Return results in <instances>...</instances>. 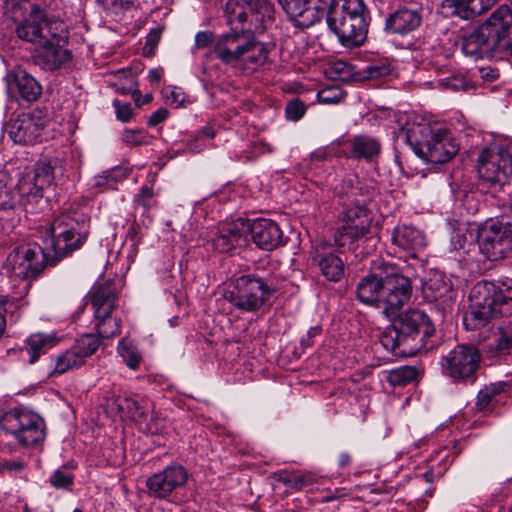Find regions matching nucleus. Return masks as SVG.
I'll list each match as a JSON object with an SVG mask.
<instances>
[{
    "label": "nucleus",
    "mask_w": 512,
    "mask_h": 512,
    "mask_svg": "<svg viewBox=\"0 0 512 512\" xmlns=\"http://www.w3.org/2000/svg\"><path fill=\"white\" fill-rule=\"evenodd\" d=\"M49 246L42 248L36 243H25L13 248L8 256L13 275L21 280L35 279L50 265L79 249L89 235V217L77 211L62 213L48 229Z\"/></svg>",
    "instance_id": "f257e3e1"
},
{
    "label": "nucleus",
    "mask_w": 512,
    "mask_h": 512,
    "mask_svg": "<svg viewBox=\"0 0 512 512\" xmlns=\"http://www.w3.org/2000/svg\"><path fill=\"white\" fill-rule=\"evenodd\" d=\"M214 43L213 53L223 64L245 72H255L268 60L269 50L249 30L231 29L217 38L211 31L195 35V47L204 49Z\"/></svg>",
    "instance_id": "f03ea898"
},
{
    "label": "nucleus",
    "mask_w": 512,
    "mask_h": 512,
    "mask_svg": "<svg viewBox=\"0 0 512 512\" xmlns=\"http://www.w3.org/2000/svg\"><path fill=\"white\" fill-rule=\"evenodd\" d=\"M11 13L17 37L33 45L47 43L64 32L63 0H14Z\"/></svg>",
    "instance_id": "7ed1b4c3"
},
{
    "label": "nucleus",
    "mask_w": 512,
    "mask_h": 512,
    "mask_svg": "<svg viewBox=\"0 0 512 512\" xmlns=\"http://www.w3.org/2000/svg\"><path fill=\"white\" fill-rule=\"evenodd\" d=\"M470 310L463 317L467 330H478L491 320L512 315V279L477 282L469 294Z\"/></svg>",
    "instance_id": "20e7f679"
},
{
    "label": "nucleus",
    "mask_w": 512,
    "mask_h": 512,
    "mask_svg": "<svg viewBox=\"0 0 512 512\" xmlns=\"http://www.w3.org/2000/svg\"><path fill=\"white\" fill-rule=\"evenodd\" d=\"M435 327L428 315L419 309H410L400 315L392 329L380 336L382 346L396 356H415L421 351H429V339L434 335Z\"/></svg>",
    "instance_id": "39448f33"
},
{
    "label": "nucleus",
    "mask_w": 512,
    "mask_h": 512,
    "mask_svg": "<svg viewBox=\"0 0 512 512\" xmlns=\"http://www.w3.org/2000/svg\"><path fill=\"white\" fill-rule=\"evenodd\" d=\"M340 191L349 203L339 218L340 224L335 232V243L339 247H345L363 238L370 231L373 217L366 204L370 201L372 192L360 185L354 175L344 179Z\"/></svg>",
    "instance_id": "423d86ee"
},
{
    "label": "nucleus",
    "mask_w": 512,
    "mask_h": 512,
    "mask_svg": "<svg viewBox=\"0 0 512 512\" xmlns=\"http://www.w3.org/2000/svg\"><path fill=\"white\" fill-rule=\"evenodd\" d=\"M56 160L47 157L39 159L33 167L26 168L20 175L15 192L7 186L8 174L0 169V212L37 203L43 196V189L50 186L55 177Z\"/></svg>",
    "instance_id": "0eeeda50"
},
{
    "label": "nucleus",
    "mask_w": 512,
    "mask_h": 512,
    "mask_svg": "<svg viewBox=\"0 0 512 512\" xmlns=\"http://www.w3.org/2000/svg\"><path fill=\"white\" fill-rule=\"evenodd\" d=\"M326 21L344 47H358L366 40L369 13L363 0H335Z\"/></svg>",
    "instance_id": "6e6552de"
},
{
    "label": "nucleus",
    "mask_w": 512,
    "mask_h": 512,
    "mask_svg": "<svg viewBox=\"0 0 512 512\" xmlns=\"http://www.w3.org/2000/svg\"><path fill=\"white\" fill-rule=\"evenodd\" d=\"M406 141L413 152L426 163L448 162L459 150L452 134L438 125L413 126L406 133Z\"/></svg>",
    "instance_id": "1a4fd4ad"
},
{
    "label": "nucleus",
    "mask_w": 512,
    "mask_h": 512,
    "mask_svg": "<svg viewBox=\"0 0 512 512\" xmlns=\"http://www.w3.org/2000/svg\"><path fill=\"white\" fill-rule=\"evenodd\" d=\"M276 291V286L265 279L246 274L231 281L225 299L241 312L254 313L262 309Z\"/></svg>",
    "instance_id": "9d476101"
},
{
    "label": "nucleus",
    "mask_w": 512,
    "mask_h": 512,
    "mask_svg": "<svg viewBox=\"0 0 512 512\" xmlns=\"http://www.w3.org/2000/svg\"><path fill=\"white\" fill-rule=\"evenodd\" d=\"M0 426L23 447H36L46 438L43 418L26 408H13L5 412L0 418Z\"/></svg>",
    "instance_id": "9b49d317"
},
{
    "label": "nucleus",
    "mask_w": 512,
    "mask_h": 512,
    "mask_svg": "<svg viewBox=\"0 0 512 512\" xmlns=\"http://www.w3.org/2000/svg\"><path fill=\"white\" fill-rule=\"evenodd\" d=\"M382 279L381 309L388 319L395 318L402 306L410 299L412 286L408 277L394 263L380 261Z\"/></svg>",
    "instance_id": "f8f14e48"
},
{
    "label": "nucleus",
    "mask_w": 512,
    "mask_h": 512,
    "mask_svg": "<svg viewBox=\"0 0 512 512\" xmlns=\"http://www.w3.org/2000/svg\"><path fill=\"white\" fill-rule=\"evenodd\" d=\"M480 362L481 354L476 346L458 344L441 356V373L453 383H472L477 379Z\"/></svg>",
    "instance_id": "ddd939ff"
},
{
    "label": "nucleus",
    "mask_w": 512,
    "mask_h": 512,
    "mask_svg": "<svg viewBox=\"0 0 512 512\" xmlns=\"http://www.w3.org/2000/svg\"><path fill=\"white\" fill-rule=\"evenodd\" d=\"M118 294L113 283L106 282L97 286L90 295L94 310V325L97 336L112 338L120 333V321L112 316Z\"/></svg>",
    "instance_id": "4468645a"
},
{
    "label": "nucleus",
    "mask_w": 512,
    "mask_h": 512,
    "mask_svg": "<svg viewBox=\"0 0 512 512\" xmlns=\"http://www.w3.org/2000/svg\"><path fill=\"white\" fill-rule=\"evenodd\" d=\"M480 252L490 261L506 257L512 251V224L498 220L486 221L477 232Z\"/></svg>",
    "instance_id": "2eb2a0df"
},
{
    "label": "nucleus",
    "mask_w": 512,
    "mask_h": 512,
    "mask_svg": "<svg viewBox=\"0 0 512 512\" xmlns=\"http://www.w3.org/2000/svg\"><path fill=\"white\" fill-rule=\"evenodd\" d=\"M477 171L486 183L503 187L512 176V155L505 148L484 149L478 158Z\"/></svg>",
    "instance_id": "dca6fc26"
},
{
    "label": "nucleus",
    "mask_w": 512,
    "mask_h": 512,
    "mask_svg": "<svg viewBox=\"0 0 512 512\" xmlns=\"http://www.w3.org/2000/svg\"><path fill=\"white\" fill-rule=\"evenodd\" d=\"M187 481L188 472L186 468L173 463L150 475L146 480V488L149 496L159 500L171 501L177 491L186 486Z\"/></svg>",
    "instance_id": "f3484780"
},
{
    "label": "nucleus",
    "mask_w": 512,
    "mask_h": 512,
    "mask_svg": "<svg viewBox=\"0 0 512 512\" xmlns=\"http://www.w3.org/2000/svg\"><path fill=\"white\" fill-rule=\"evenodd\" d=\"M480 27L495 42L498 52H512V10L508 6H500Z\"/></svg>",
    "instance_id": "a211bd4d"
},
{
    "label": "nucleus",
    "mask_w": 512,
    "mask_h": 512,
    "mask_svg": "<svg viewBox=\"0 0 512 512\" xmlns=\"http://www.w3.org/2000/svg\"><path fill=\"white\" fill-rule=\"evenodd\" d=\"M290 1L281 4L290 21L298 28H309L320 21L326 14L323 0H292L295 7L289 8Z\"/></svg>",
    "instance_id": "6ab92c4d"
},
{
    "label": "nucleus",
    "mask_w": 512,
    "mask_h": 512,
    "mask_svg": "<svg viewBox=\"0 0 512 512\" xmlns=\"http://www.w3.org/2000/svg\"><path fill=\"white\" fill-rule=\"evenodd\" d=\"M62 38V33H60L59 37H51L47 39V43L38 45L39 50L34 55V62L37 66L45 71H56L71 61V52L60 45Z\"/></svg>",
    "instance_id": "aec40b11"
},
{
    "label": "nucleus",
    "mask_w": 512,
    "mask_h": 512,
    "mask_svg": "<svg viewBox=\"0 0 512 512\" xmlns=\"http://www.w3.org/2000/svg\"><path fill=\"white\" fill-rule=\"evenodd\" d=\"M422 21V14L418 9L402 7L388 15L384 29L394 35L406 36L418 30Z\"/></svg>",
    "instance_id": "412c9836"
},
{
    "label": "nucleus",
    "mask_w": 512,
    "mask_h": 512,
    "mask_svg": "<svg viewBox=\"0 0 512 512\" xmlns=\"http://www.w3.org/2000/svg\"><path fill=\"white\" fill-rule=\"evenodd\" d=\"M248 231V221L238 219L224 223L220 226L217 236L212 240L213 246L221 253H228L246 241Z\"/></svg>",
    "instance_id": "4be33fe9"
},
{
    "label": "nucleus",
    "mask_w": 512,
    "mask_h": 512,
    "mask_svg": "<svg viewBox=\"0 0 512 512\" xmlns=\"http://www.w3.org/2000/svg\"><path fill=\"white\" fill-rule=\"evenodd\" d=\"M488 35L480 26L464 34L461 39L462 52L473 61L492 57L498 49Z\"/></svg>",
    "instance_id": "5701e85b"
},
{
    "label": "nucleus",
    "mask_w": 512,
    "mask_h": 512,
    "mask_svg": "<svg viewBox=\"0 0 512 512\" xmlns=\"http://www.w3.org/2000/svg\"><path fill=\"white\" fill-rule=\"evenodd\" d=\"M253 242L262 250L272 251L284 243L283 232L270 219H257L249 224Z\"/></svg>",
    "instance_id": "b1692460"
},
{
    "label": "nucleus",
    "mask_w": 512,
    "mask_h": 512,
    "mask_svg": "<svg viewBox=\"0 0 512 512\" xmlns=\"http://www.w3.org/2000/svg\"><path fill=\"white\" fill-rule=\"evenodd\" d=\"M44 125L40 117L22 114L12 119L9 126L10 138L18 144H32L40 137Z\"/></svg>",
    "instance_id": "393cba45"
},
{
    "label": "nucleus",
    "mask_w": 512,
    "mask_h": 512,
    "mask_svg": "<svg viewBox=\"0 0 512 512\" xmlns=\"http://www.w3.org/2000/svg\"><path fill=\"white\" fill-rule=\"evenodd\" d=\"M392 243L407 253L410 258H416L417 252L426 246L424 233L412 225L402 224L394 228Z\"/></svg>",
    "instance_id": "a878e982"
},
{
    "label": "nucleus",
    "mask_w": 512,
    "mask_h": 512,
    "mask_svg": "<svg viewBox=\"0 0 512 512\" xmlns=\"http://www.w3.org/2000/svg\"><path fill=\"white\" fill-rule=\"evenodd\" d=\"M380 261L377 259L373 263V272L363 277L357 285L356 293L360 302L375 306L381 309L380 294L382 291V279L380 275Z\"/></svg>",
    "instance_id": "bb28decb"
},
{
    "label": "nucleus",
    "mask_w": 512,
    "mask_h": 512,
    "mask_svg": "<svg viewBox=\"0 0 512 512\" xmlns=\"http://www.w3.org/2000/svg\"><path fill=\"white\" fill-rule=\"evenodd\" d=\"M498 0H444L442 8L448 15L469 20L484 13Z\"/></svg>",
    "instance_id": "cd10ccee"
},
{
    "label": "nucleus",
    "mask_w": 512,
    "mask_h": 512,
    "mask_svg": "<svg viewBox=\"0 0 512 512\" xmlns=\"http://www.w3.org/2000/svg\"><path fill=\"white\" fill-rule=\"evenodd\" d=\"M348 157L355 160L364 159L369 162L381 152V143L376 137L360 134L348 141Z\"/></svg>",
    "instance_id": "c85d7f7f"
},
{
    "label": "nucleus",
    "mask_w": 512,
    "mask_h": 512,
    "mask_svg": "<svg viewBox=\"0 0 512 512\" xmlns=\"http://www.w3.org/2000/svg\"><path fill=\"white\" fill-rule=\"evenodd\" d=\"M512 350V322L501 325L494 332L492 338L484 345V352L488 357L507 355Z\"/></svg>",
    "instance_id": "c756f323"
},
{
    "label": "nucleus",
    "mask_w": 512,
    "mask_h": 512,
    "mask_svg": "<svg viewBox=\"0 0 512 512\" xmlns=\"http://www.w3.org/2000/svg\"><path fill=\"white\" fill-rule=\"evenodd\" d=\"M57 344V338L53 333H34L25 340L23 352L28 355V362L34 364L41 355Z\"/></svg>",
    "instance_id": "7c9ffc66"
},
{
    "label": "nucleus",
    "mask_w": 512,
    "mask_h": 512,
    "mask_svg": "<svg viewBox=\"0 0 512 512\" xmlns=\"http://www.w3.org/2000/svg\"><path fill=\"white\" fill-rule=\"evenodd\" d=\"M313 262L317 264L323 277L331 282H338L344 276V262L337 255L317 254L313 257Z\"/></svg>",
    "instance_id": "2f4dec72"
},
{
    "label": "nucleus",
    "mask_w": 512,
    "mask_h": 512,
    "mask_svg": "<svg viewBox=\"0 0 512 512\" xmlns=\"http://www.w3.org/2000/svg\"><path fill=\"white\" fill-rule=\"evenodd\" d=\"M14 82L20 98L26 102L36 101L42 94V86L25 71L16 73Z\"/></svg>",
    "instance_id": "473e14b6"
},
{
    "label": "nucleus",
    "mask_w": 512,
    "mask_h": 512,
    "mask_svg": "<svg viewBox=\"0 0 512 512\" xmlns=\"http://www.w3.org/2000/svg\"><path fill=\"white\" fill-rule=\"evenodd\" d=\"M55 365L54 368L49 373V376H58L62 375L69 370L76 369L81 367L85 361L78 354L76 349L71 346L69 349L65 350L62 353H59L55 357Z\"/></svg>",
    "instance_id": "72a5a7b5"
},
{
    "label": "nucleus",
    "mask_w": 512,
    "mask_h": 512,
    "mask_svg": "<svg viewBox=\"0 0 512 512\" xmlns=\"http://www.w3.org/2000/svg\"><path fill=\"white\" fill-rule=\"evenodd\" d=\"M418 377V370L413 366H400L387 373L386 381L391 386H406Z\"/></svg>",
    "instance_id": "f704fd0d"
},
{
    "label": "nucleus",
    "mask_w": 512,
    "mask_h": 512,
    "mask_svg": "<svg viewBox=\"0 0 512 512\" xmlns=\"http://www.w3.org/2000/svg\"><path fill=\"white\" fill-rule=\"evenodd\" d=\"M508 387V384L506 382H497V383H491L487 386H485L483 389H481L478 392L477 398H476V408L478 411H483L487 409L494 397L499 395L501 392H504L506 388Z\"/></svg>",
    "instance_id": "c9c22d12"
},
{
    "label": "nucleus",
    "mask_w": 512,
    "mask_h": 512,
    "mask_svg": "<svg viewBox=\"0 0 512 512\" xmlns=\"http://www.w3.org/2000/svg\"><path fill=\"white\" fill-rule=\"evenodd\" d=\"M113 404L117 410L124 416L131 419H142L145 417V412L141 408L138 401L129 396H118L114 399Z\"/></svg>",
    "instance_id": "e433bc0d"
},
{
    "label": "nucleus",
    "mask_w": 512,
    "mask_h": 512,
    "mask_svg": "<svg viewBox=\"0 0 512 512\" xmlns=\"http://www.w3.org/2000/svg\"><path fill=\"white\" fill-rule=\"evenodd\" d=\"M117 351L130 369L136 370L139 367L142 358L137 347L130 340L123 338L117 346Z\"/></svg>",
    "instance_id": "4c0bfd02"
},
{
    "label": "nucleus",
    "mask_w": 512,
    "mask_h": 512,
    "mask_svg": "<svg viewBox=\"0 0 512 512\" xmlns=\"http://www.w3.org/2000/svg\"><path fill=\"white\" fill-rule=\"evenodd\" d=\"M81 358L85 361L86 358L92 356L100 346L99 337L94 334H84L72 345Z\"/></svg>",
    "instance_id": "58836bf2"
},
{
    "label": "nucleus",
    "mask_w": 512,
    "mask_h": 512,
    "mask_svg": "<svg viewBox=\"0 0 512 512\" xmlns=\"http://www.w3.org/2000/svg\"><path fill=\"white\" fill-rule=\"evenodd\" d=\"M438 86L445 90H450L453 92L458 91H467L470 88H473V85L470 81L460 73H453L450 76L440 78L437 81Z\"/></svg>",
    "instance_id": "ea45409f"
},
{
    "label": "nucleus",
    "mask_w": 512,
    "mask_h": 512,
    "mask_svg": "<svg viewBox=\"0 0 512 512\" xmlns=\"http://www.w3.org/2000/svg\"><path fill=\"white\" fill-rule=\"evenodd\" d=\"M121 139L128 146H148L154 137L144 129H125Z\"/></svg>",
    "instance_id": "a19ab883"
},
{
    "label": "nucleus",
    "mask_w": 512,
    "mask_h": 512,
    "mask_svg": "<svg viewBox=\"0 0 512 512\" xmlns=\"http://www.w3.org/2000/svg\"><path fill=\"white\" fill-rule=\"evenodd\" d=\"M49 482L56 489L69 490L74 484V476L62 467L51 474Z\"/></svg>",
    "instance_id": "79ce46f5"
},
{
    "label": "nucleus",
    "mask_w": 512,
    "mask_h": 512,
    "mask_svg": "<svg viewBox=\"0 0 512 512\" xmlns=\"http://www.w3.org/2000/svg\"><path fill=\"white\" fill-rule=\"evenodd\" d=\"M213 137H214V131L209 127H205L203 129L197 131L194 139L191 142L187 143V145L184 149V152L191 153V154H196V153L201 152L205 147L203 140L212 139Z\"/></svg>",
    "instance_id": "37998d69"
},
{
    "label": "nucleus",
    "mask_w": 512,
    "mask_h": 512,
    "mask_svg": "<svg viewBox=\"0 0 512 512\" xmlns=\"http://www.w3.org/2000/svg\"><path fill=\"white\" fill-rule=\"evenodd\" d=\"M392 71L391 65L387 62L379 61L367 65L362 75L365 79H379L388 76Z\"/></svg>",
    "instance_id": "c03bdc74"
},
{
    "label": "nucleus",
    "mask_w": 512,
    "mask_h": 512,
    "mask_svg": "<svg viewBox=\"0 0 512 512\" xmlns=\"http://www.w3.org/2000/svg\"><path fill=\"white\" fill-rule=\"evenodd\" d=\"M19 309V300L8 297H3L0 299V312L5 317L6 322H16L19 317Z\"/></svg>",
    "instance_id": "a18cd8bd"
},
{
    "label": "nucleus",
    "mask_w": 512,
    "mask_h": 512,
    "mask_svg": "<svg viewBox=\"0 0 512 512\" xmlns=\"http://www.w3.org/2000/svg\"><path fill=\"white\" fill-rule=\"evenodd\" d=\"M154 190L151 186H142L139 193L135 196L134 202L141 206L144 212L157 206V201L154 199Z\"/></svg>",
    "instance_id": "49530a36"
},
{
    "label": "nucleus",
    "mask_w": 512,
    "mask_h": 512,
    "mask_svg": "<svg viewBox=\"0 0 512 512\" xmlns=\"http://www.w3.org/2000/svg\"><path fill=\"white\" fill-rule=\"evenodd\" d=\"M124 174L119 168L104 171L102 174L95 177L94 185L97 187L108 185L113 187L116 183L124 179Z\"/></svg>",
    "instance_id": "de8ad7c7"
},
{
    "label": "nucleus",
    "mask_w": 512,
    "mask_h": 512,
    "mask_svg": "<svg viewBox=\"0 0 512 512\" xmlns=\"http://www.w3.org/2000/svg\"><path fill=\"white\" fill-rule=\"evenodd\" d=\"M306 112V105L298 98L289 101L285 107L286 118L290 121L300 120Z\"/></svg>",
    "instance_id": "09e8293b"
},
{
    "label": "nucleus",
    "mask_w": 512,
    "mask_h": 512,
    "mask_svg": "<svg viewBox=\"0 0 512 512\" xmlns=\"http://www.w3.org/2000/svg\"><path fill=\"white\" fill-rule=\"evenodd\" d=\"M318 98L321 103H338L344 98V93L339 88L331 87L321 90L318 93Z\"/></svg>",
    "instance_id": "8fccbe9b"
},
{
    "label": "nucleus",
    "mask_w": 512,
    "mask_h": 512,
    "mask_svg": "<svg viewBox=\"0 0 512 512\" xmlns=\"http://www.w3.org/2000/svg\"><path fill=\"white\" fill-rule=\"evenodd\" d=\"M161 38V30L158 28H153L150 30L148 35L146 36L145 45L143 48V52L145 56H153L155 53V49Z\"/></svg>",
    "instance_id": "3c124183"
},
{
    "label": "nucleus",
    "mask_w": 512,
    "mask_h": 512,
    "mask_svg": "<svg viewBox=\"0 0 512 512\" xmlns=\"http://www.w3.org/2000/svg\"><path fill=\"white\" fill-rule=\"evenodd\" d=\"M226 11L229 15H235L239 22H245L250 15L248 8L240 5L238 0H229L226 4Z\"/></svg>",
    "instance_id": "603ef678"
},
{
    "label": "nucleus",
    "mask_w": 512,
    "mask_h": 512,
    "mask_svg": "<svg viewBox=\"0 0 512 512\" xmlns=\"http://www.w3.org/2000/svg\"><path fill=\"white\" fill-rule=\"evenodd\" d=\"M113 106L115 108L117 120L127 123L132 119L133 111L130 103L114 100Z\"/></svg>",
    "instance_id": "864d4df0"
},
{
    "label": "nucleus",
    "mask_w": 512,
    "mask_h": 512,
    "mask_svg": "<svg viewBox=\"0 0 512 512\" xmlns=\"http://www.w3.org/2000/svg\"><path fill=\"white\" fill-rule=\"evenodd\" d=\"M26 463L20 459L6 460L0 463V470L18 474L24 470Z\"/></svg>",
    "instance_id": "5fc2aeb1"
},
{
    "label": "nucleus",
    "mask_w": 512,
    "mask_h": 512,
    "mask_svg": "<svg viewBox=\"0 0 512 512\" xmlns=\"http://www.w3.org/2000/svg\"><path fill=\"white\" fill-rule=\"evenodd\" d=\"M105 10L118 11L133 4L136 0H97Z\"/></svg>",
    "instance_id": "6e6d98bb"
},
{
    "label": "nucleus",
    "mask_w": 512,
    "mask_h": 512,
    "mask_svg": "<svg viewBox=\"0 0 512 512\" xmlns=\"http://www.w3.org/2000/svg\"><path fill=\"white\" fill-rule=\"evenodd\" d=\"M322 333L321 326H313L311 327L305 336H303L300 340L301 346L304 348L311 347L313 345V339L319 336Z\"/></svg>",
    "instance_id": "4d7b16f0"
},
{
    "label": "nucleus",
    "mask_w": 512,
    "mask_h": 512,
    "mask_svg": "<svg viewBox=\"0 0 512 512\" xmlns=\"http://www.w3.org/2000/svg\"><path fill=\"white\" fill-rule=\"evenodd\" d=\"M331 70L339 78H346L351 73V65L344 61H336L331 66Z\"/></svg>",
    "instance_id": "13d9d810"
},
{
    "label": "nucleus",
    "mask_w": 512,
    "mask_h": 512,
    "mask_svg": "<svg viewBox=\"0 0 512 512\" xmlns=\"http://www.w3.org/2000/svg\"><path fill=\"white\" fill-rule=\"evenodd\" d=\"M164 95L170 103L176 104L177 106L181 105L184 101V95L182 91L177 88L166 89L164 91Z\"/></svg>",
    "instance_id": "bf43d9fd"
},
{
    "label": "nucleus",
    "mask_w": 512,
    "mask_h": 512,
    "mask_svg": "<svg viewBox=\"0 0 512 512\" xmlns=\"http://www.w3.org/2000/svg\"><path fill=\"white\" fill-rule=\"evenodd\" d=\"M167 117H168L167 109L160 108L151 114V116L148 119V125L150 127H154V126L158 125L159 123L163 122L164 120H166Z\"/></svg>",
    "instance_id": "052dcab7"
},
{
    "label": "nucleus",
    "mask_w": 512,
    "mask_h": 512,
    "mask_svg": "<svg viewBox=\"0 0 512 512\" xmlns=\"http://www.w3.org/2000/svg\"><path fill=\"white\" fill-rule=\"evenodd\" d=\"M312 483V478L309 475H296L293 474L291 488L302 489Z\"/></svg>",
    "instance_id": "680f3d73"
},
{
    "label": "nucleus",
    "mask_w": 512,
    "mask_h": 512,
    "mask_svg": "<svg viewBox=\"0 0 512 512\" xmlns=\"http://www.w3.org/2000/svg\"><path fill=\"white\" fill-rule=\"evenodd\" d=\"M466 241V235L460 231L455 232L451 237V245L454 250L464 249Z\"/></svg>",
    "instance_id": "e2e57ef3"
},
{
    "label": "nucleus",
    "mask_w": 512,
    "mask_h": 512,
    "mask_svg": "<svg viewBox=\"0 0 512 512\" xmlns=\"http://www.w3.org/2000/svg\"><path fill=\"white\" fill-rule=\"evenodd\" d=\"M275 477L279 482L291 487L293 474L288 473L287 471H279L275 474Z\"/></svg>",
    "instance_id": "0e129e2a"
},
{
    "label": "nucleus",
    "mask_w": 512,
    "mask_h": 512,
    "mask_svg": "<svg viewBox=\"0 0 512 512\" xmlns=\"http://www.w3.org/2000/svg\"><path fill=\"white\" fill-rule=\"evenodd\" d=\"M503 213L505 217L512 219V191L509 192L508 198L503 204Z\"/></svg>",
    "instance_id": "69168bd1"
},
{
    "label": "nucleus",
    "mask_w": 512,
    "mask_h": 512,
    "mask_svg": "<svg viewBox=\"0 0 512 512\" xmlns=\"http://www.w3.org/2000/svg\"><path fill=\"white\" fill-rule=\"evenodd\" d=\"M162 70L161 69H151L148 73V79L151 83H159L162 78Z\"/></svg>",
    "instance_id": "338daca9"
},
{
    "label": "nucleus",
    "mask_w": 512,
    "mask_h": 512,
    "mask_svg": "<svg viewBox=\"0 0 512 512\" xmlns=\"http://www.w3.org/2000/svg\"><path fill=\"white\" fill-rule=\"evenodd\" d=\"M351 455L347 452H342L340 455H339V458H338V466L340 468H345L347 467L348 465H350L351 463Z\"/></svg>",
    "instance_id": "774afa93"
}]
</instances>
